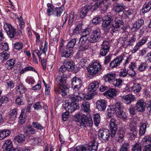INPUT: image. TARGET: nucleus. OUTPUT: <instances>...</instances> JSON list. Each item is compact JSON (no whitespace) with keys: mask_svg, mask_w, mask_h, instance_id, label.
I'll use <instances>...</instances> for the list:
<instances>
[{"mask_svg":"<svg viewBox=\"0 0 151 151\" xmlns=\"http://www.w3.org/2000/svg\"><path fill=\"white\" fill-rule=\"evenodd\" d=\"M102 20V19L100 17H96L94 18L92 20V23L93 24H97Z\"/></svg>","mask_w":151,"mask_h":151,"instance_id":"obj_64","label":"nucleus"},{"mask_svg":"<svg viewBox=\"0 0 151 151\" xmlns=\"http://www.w3.org/2000/svg\"><path fill=\"white\" fill-rule=\"evenodd\" d=\"M82 81L79 78L74 77L73 78L72 81V84L74 90L77 91L80 88L82 85Z\"/></svg>","mask_w":151,"mask_h":151,"instance_id":"obj_15","label":"nucleus"},{"mask_svg":"<svg viewBox=\"0 0 151 151\" xmlns=\"http://www.w3.org/2000/svg\"><path fill=\"white\" fill-rule=\"evenodd\" d=\"M81 107L85 112L89 113L90 111V105L88 102L87 101L83 102L81 105Z\"/></svg>","mask_w":151,"mask_h":151,"instance_id":"obj_33","label":"nucleus"},{"mask_svg":"<svg viewBox=\"0 0 151 151\" xmlns=\"http://www.w3.org/2000/svg\"><path fill=\"white\" fill-rule=\"evenodd\" d=\"M11 133L10 131L7 129L0 130V140H2L6 137L9 135Z\"/></svg>","mask_w":151,"mask_h":151,"instance_id":"obj_29","label":"nucleus"},{"mask_svg":"<svg viewBox=\"0 0 151 151\" xmlns=\"http://www.w3.org/2000/svg\"><path fill=\"white\" fill-rule=\"evenodd\" d=\"M136 39V38L134 37H132L131 39H129L124 42V46L126 47L128 45H132L135 42Z\"/></svg>","mask_w":151,"mask_h":151,"instance_id":"obj_44","label":"nucleus"},{"mask_svg":"<svg viewBox=\"0 0 151 151\" xmlns=\"http://www.w3.org/2000/svg\"><path fill=\"white\" fill-rule=\"evenodd\" d=\"M90 9V6H88V8L85 7L82 8L81 10L80 13V17L81 18L84 17L87 14L88 9Z\"/></svg>","mask_w":151,"mask_h":151,"instance_id":"obj_39","label":"nucleus"},{"mask_svg":"<svg viewBox=\"0 0 151 151\" xmlns=\"http://www.w3.org/2000/svg\"><path fill=\"white\" fill-rule=\"evenodd\" d=\"M100 30L97 28L94 30L92 34L88 37V40L90 43H95L98 41L101 37Z\"/></svg>","mask_w":151,"mask_h":151,"instance_id":"obj_6","label":"nucleus"},{"mask_svg":"<svg viewBox=\"0 0 151 151\" xmlns=\"http://www.w3.org/2000/svg\"><path fill=\"white\" fill-rule=\"evenodd\" d=\"M128 74L126 69H123L119 73V76L121 78H124L127 76Z\"/></svg>","mask_w":151,"mask_h":151,"instance_id":"obj_62","label":"nucleus"},{"mask_svg":"<svg viewBox=\"0 0 151 151\" xmlns=\"http://www.w3.org/2000/svg\"><path fill=\"white\" fill-rule=\"evenodd\" d=\"M123 60L122 56H118L112 60L110 64V67L113 68L119 66Z\"/></svg>","mask_w":151,"mask_h":151,"instance_id":"obj_18","label":"nucleus"},{"mask_svg":"<svg viewBox=\"0 0 151 151\" xmlns=\"http://www.w3.org/2000/svg\"><path fill=\"white\" fill-rule=\"evenodd\" d=\"M63 12V9L61 8H58L55 9L53 11V15L57 17L60 16Z\"/></svg>","mask_w":151,"mask_h":151,"instance_id":"obj_49","label":"nucleus"},{"mask_svg":"<svg viewBox=\"0 0 151 151\" xmlns=\"http://www.w3.org/2000/svg\"><path fill=\"white\" fill-rule=\"evenodd\" d=\"M100 116L99 114H96L94 116V124L96 126H98L100 122Z\"/></svg>","mask_w":151,"mask_h":151,"instance_id":"obj_50","label":"nucleus"},{"mask_svg":"<svg viewBox=\"0 0 151 151\" xmlns=\"http://www.w3.org/2000/svg\"><path fill=\"white\" fill-rule=\"evenodd\" d=\"M122 98L124 100L125 103L127 104L134 101L136 99L134 96L132 94H129L123 96Z\"/></svg>","mask_w":151,"mask_h":151,"instance_id":"obj_21","label":"nucleus"},{"mask_svg":"<svg viewBox=\"0 0 151 151\" xmlns=\"http://www.w3.org/2000/svg\"><path fill=\"white\" fill-rule=\"evenodd\" d=\"M146 106V103L143 100L141 99L138 101L135 105L136 110L138 111L142 112L145 110Z\"/></svg>","mask_w":151,"mask_h":151,"instance_id":"obj_17","label":"nucleus"},{"mask_svg":"<svg viewBox=\"0 0 151 151\" xmlns=\"http://www.w3.org/2000/svg\"><path fill=\"white\" fill-rule=\"evenodd\" d=\"M25 114L22 112L19 117V122L21 124H23L26 121V116Z\"/></svg>","mask_w":151,"mask_h":151,"instance_id":"obj_47","label":"nucleus"},{"mask_svg":"<svg viewBox=\"0 0 151 151\" xmlns=\"http://www.w3.org/2000/svg\"><path fill=\"white\" fill-rule=\"evenodd\" d=\"M87 149L83 146H79L76 147L73 151H86Z\"/></svg>","mask_w":151,"mask_h":151,"instance_id":"obj_61","label":"nucleus"},{"mask_svg":"<svg viewBox=\"0 0 151 151\" xmlns=\"http://www.w3.org/2000/svg\"><path fill=\"white\" fill-rule=\"evenodd\" d=\"M48 42L45 41V43L44 47L43 49H42V52H43V55L44 56L46 55V52L47 50Z\"/></svg>","mask_w":151,"mask_h":151,"instance_id":"obj_63","label":"nucleus"},{"mask_svg":"<svg viewBox=\"0 0 151 151\" xmlns=\"http://www.w3.org/2000/svg\"><path fill=\"white\" fill-rule=\"evenodd\" d=\"M130 147V145L128 143H123L121 147L120 151H128Z\"/></svg>","mask_w":151,"mask_h":151,"instance_id":"obj_51","label":"nucleus"},{"mask_svg":"<svg viewBox=\"0 0 151 151\" xmlns=\"http://www.w3.org/2000/svg\"><path fill=\"white\" fill-rule=\"evenodd\" d=\"M12 146V142L10 140H7L4 143L2 147L4 150L10 151Z\"/></svg>","mask_w":151,"mask_h":151,"instance_id":"obj_28","label":"nucleus"},{"mask_svg":"<svg viewBox=\"0 0 151 151\" xmlns=\"http://www.w3.org/2000/svg\"><path fill=\"white\" fill-rule=\"evenodd\" d=\"M47 6L48 7L47 12V14L49 16L53 14V11L55 10L54 6L51 4H48Z\"/></svg>","mask_w":151,"mask_h":151,"instance_id":"obj_43","label":"nucleus"},{"mask_svg":"<svg viewBox=\"0 0 151 151\" xmlns=\"http://www.w3.org/2000/svg\"><path fill=\"white\" fill-rule=\"evenodd\" d=\"M128 110L131 114L134 115L136 114L135 107L134 106L132 105H130Z\"/></svg>","mask_w":151,"mask_h":151,"instance_id":"obj_60","label":"nucleus"},{"mask_svg":"<svg viewBox=\"0 0 151 151\" xmlns=\"http://www.w3.org/2000/svg\"><path fill=\"white\" fill-rule=\"evenodd\" d=\"M113 20L112 17L110 15H107L105 17V19L102 22V29L106 32H109L111 27L110 26V23Z\"/></svg>","mask_w":151,"mask_h":151,"instance_id":"obj_7","label":"nucleus"},{"mask_svg":"<svg viewBox=\"0 0 151 151\" xmlns=\"http://www.w3.org/2000/svg\"><path fill=\"white\" fill-rule=\"evenodd\" d=\"M102 6H104V5L102 2H97L94 5L91 6L90 9L91 11H94L98 8H102Z\"/></svg>","mask_w":151,"mask_h":151,"instance_id":"obj_36","label":"nucleus"},{"mask_svg":"<svg viewBox=\"0 0 151 151\" xmlns=\"http://www.w3.org/2000/svg\"><path fill=\"white\" fill-rule=\"evenodd\" d=\"M151 8V1H150L147 4H145L142 9L143 13H146L150 11Z\"/></svg>","mask_w":151,"mask_h":151,"instance_id":"obj_40","label":"nucleus"},{"mask_svg":"<svg viewBox=\"0 0 151 151\" xmlns=\"http://www.w3.org/2000/svg\"><path fill=\"white\" fill-rule=\"evenodd\" d=\"M9 56V55L7 51H4L0 53V58L3 61H4L7 60Z\"/></svg>","mask_w":151,"mask_h":151,"instance_id":"obj_42","label":"nucleus"},{"mask_svg":"<svg viewBox=\"0 0 151 151\" xmlns=\"http://www.w3.org/2000/svg\"><path fill=\"white\" fill-rule=\"evenodd\" d=\"M26 90L22 84H20L17 87V91L18 93L22 94L25 92Z\"/></svg>","mask_w":151,"mask_h":151,"instance_id":"obj_41","label":"nucleus"},{"mask_svg":"<svg viewBox=\"0 0 151 151\" xmlns=\"http://www.w3.org/2000/svg\"><path fill=\"white\" fill-rule=\"evenodd\" d=\"M110 47V43L109 42L104 41L102 43L101 48L100 50V55L102 56L106 55L109 51Z\"/></svg>","mask_w":151,"mask_h":151,"instance_id":"obj_12","label":"nucleus"},{"mask_svg":"<svg viewBox=\"0 0 151 151\" xmlns=\"http://www.w3.org/2000/svg\"><path fill=\"white\" fill-rule=\"evenodd\" d=\"M147 65L145 63H143L139 66L138 69L141 71H143L145 70Z\"/></svg>","mask_w":151,"mask_h":151,"instance_id":"obj_58","label":"nucleus"},{"mask_svg":"<svg viewBox=\"0 0 151 151\" xmlns=\"http://www.w3.org/2000/svg\"><path fill=\"white\" fill-rule=\"evenodd\" d=\"M109 126L111 129L110 131L107 129L100 130L98 133L99 139L103 142H106L109 140L110 136L113 137L115 136L117 125L116 120L113 118L111 119L109 122Z\"/></svg>","mask_w":151,"mask_h":151,"instance_id":"obj_1","label":"nucleus"},{"mask_svg":"<svg viewBox=\"0 0 151 151\" xmlns=\"http://www.w3.org/2000/svg\"><path fill=\"white\" fill-rule=\"evenodd\" d=\"M60 52L62 57L68 58L73 55L74 51L73 48H70L66 47L65 49L63 50Z\"/></svg>","mask_w":151,"mask_h":151,"instance_id":"obj_16","label":"nucleus"},{"mask_svg":"<svg viewBox=\"0 0 151 151\" xmlns=\"http://www.w3.org/2000/svg\"><path fill=\"white\" fill-rule=\"evenodd\" d=\"M35 132V130L31 126H29L24 129V134L26 136L34 134Z\"/></svg>","mask_w":151,"mask_h":151,"instance_id":"obj_27","label":"nucleus"},{"mask_svg":"<svg viewBox=\"0 0 151 151\" xmlns=\"http://www.w3.org/2000/svg\"><path fill=\"white\" fill-rule=\"evenodd\" d=\"M96 93L88 90V91L86 95L80 91L74 92L73 94L70 96L72 100L78 102L83 99L84 100H89Z\"/></svg>","mask_w":151,"mask_h":151,"instance_id":"obj_2","label":"nucleus"},{"mask_svg":"<svg viewBox=\"0 0 151 151\" xmlns=\"http://www.w3.org/2000/svg\"><path fill=\"white\" fill-rule=\"evenodd\" d=\"M131 90L134 93H139L141 90V85L139 84H134L131 87Z\"/></svg>","mask_w":151,"mask_h":151,"instance_id":"obj_37","label":"nucleus"},{"mask_svg":"<svg viewBox=\"0 0 151 151\" xmlns=\"http://www.w3.org/2000/svg\"><path fill=\"white\" fill-rule=\"evenodd\" d=\"M14 46L15 49L20 50L22 48L23 45L22 43L17 42L14 44Z\"/></svg>","mask_w":151,"mask_h":151,"instance_id":"obj_57","label":"nucleus"},{"mask_svg":"<svg viewBox=\"0 0 151 151\" xmlns=\"http://www.w3.org/2000/svg\"><path fill=\"white\" fill-rule=\"evenodd\" d=\"M28 70H32L35 72V69L32 67L29 66L26 67L23 69L20 72L21 73H23L24 72Z\"/></svg>","mask_w":151,"mask_h":151,"instance_id":"obj_56","label":"nucleus"},{"mask_svg":"<svg viewBox=\"0 0 151 151\" xmlns=\"http://www.w3.org/2000/svg\"><path fill=\"white\" fill-rule=\"evenodd\" d=\"M125 6L121 4H116L113 9V10L116 14L119 13L124 10Z\"/></svg>","mask_w":151,"mask_h":151,"instance_id":"obj_25","label":"nucleus"},{"mask_svg":"<svg viewBox=\"0 0 151 151\" xmlns=\"http://www.w3.org/2000/svg\"><path fill=\"white\" fill-rule=\"evenodd\" d=\"M105 94L111 98H112L116 96V91L115 89L111 88L105 93Z\"/></svg>","mask_w":151,"mask_h":151,"instance_id":"obj_34","label":"nucleus"},{"mask_svg":"<svg viewBox=\"0 0 151 151\" xmlns=\"http://www.w3.org/2000/svg\"><path fill=\"white\" fill-rule=\"evenodd\" d=\"M87 37H81L79 39L80 46H78V48L81 51H84L87 49L89 47V45L87 42L88 40Z\"/></svg>","mask_w":151,"mask_h":151,"instance_id":"obj_14","label":"nucleus"},{"mask_svg":"<svg viewBox=\"0 0 151 151\" xmlns=\"http://www.w3.org/2000/svg\"><path fill=\"white\" fill-rule=\"evenodd\" d=\"M96 108L99 111H104L106 107V102L104 100H99L96 102Z\"/></svg>","mask_w":151,"mask_h":151,"instance_id":"obj_19","label":"nucleus"},{"mask_svg":"<svg viewBox=\"0 0 151 151\" xmlns=\"http://www.w3.org/2000/svg\"><path fill=\"white\" fill-rule=\"evenodd\" d=\"M144 23V21L142 19H138L136 22L133 24L132 28L136 29H139L143 25Z\"/></svg>","mask_w":151,"mask_h":151,"instance_id":"obj_31","label":"nucleus"},{"mask_svg":"<svg viewBox=\"0 0 151 151\" xmlns=\"http://www.w3.org/2000/svg\"><path fill=\"white\" fill-rule=\"evenodd\" d=\"M98 144L95 142H91L89 145L88 150L87 151H97Z\"/></svg>","mask_w":151,"mask_h":151,"instance_id":"obj_35","label":"nucleus"},{"mask_svg":"<svg viewBox=\"0 0 151 151\" xmlns=\"http://www.w3.org/2000/svg\"><path fill=\"white\" fill-rule=\"evenodd\" d=\"M115 74L111 73L107 74L105 76V79L106 81L110 82L114 80L115 77Z\"/></svg>","mask_w":151,"mask_h":151,"instance_id":"obj_38","label":"nucleus"},{"mask_svg":"<svg viewBox=\"0 0 151 151\" xmlns=\"http://www.w3.org/2000/svg\"><path fill=\"white\" fill-rule=\"evenodd\" d=\"M55 91L57 94H61L62 96L66 97L69 94V89L65 85L61 86L55 89Z\"/></svg>","mask_w":151,"mask_h":151,"instance_id":"obj_11","label":"nucleus"},{"mask_svg":"<svg viewBox=\"0 0 151 151\" xmlns=\"http://www.w3.org/2000/svg\"><path fill=\"white\" fill-rule=\"evenodd\" d=\"M63 63L69 71L72 70L75 68V65L73 61L65 60L63 61Z\"/></svg>","mask_w":151,"mask_h":151,"instance_id":"obj_22","label":"nucleus"},{"mask_svg":"<svg viewBox=\"0 0 151 151\" xmlns=\"http://www.w3.org/2000/svg\"><path fill=\"white\" fill-rule=\"evenodd\" d=\"M125 129L124 128H122L118 130L117 135L115 138L116 140L119 142H122V139L124 137Z\"/></svg>","mask_w":151,"mask_h":151,"instance_id":"obj_20","label":"nucleus"},{"mask_svg":"<svg viewBox=\"0 0 151 151\" xmlns=\"http://www.w3.org/2000/svg\"><path fill=\"white\" fill-rule=\"evenodd\" d=\"M33 127L36 128L38 130H41L43 127L37 122H34L32 123Z\"/></svg>","mask_w":151,"mask_h":151,"instance_id":"obj_53","label":"nucleus"},{"mask_svg":"<svg viewBox=\"0 0 151 151\" xmlns=\"http://www.w3.org/2000/svg\"><path fill=\"white\" fill-rule=\"evenodd\" d=\"M85 114H83L81 115V122L80 123V126L84 127H86V126H91L93 124V122L91 117L88 116Z\"/></svg>","mask_w":151,"mask_h":151,"instance_id":"obj_9","label":"nucleus"},{"mask_svg":"<svg viewBox=\"0 0 151 151\" xmlns=\"http://www.w3.org/2000/svg\"><path fill=\"white\" fill-rule=\"evenodd\" d=\"M25 139V136L20 134L15 136L14 138V142L15 143H21L24 142Z\"/></svg>","mask_w":151,"mask_h":151,"instance_id":"obj_30","label":"nucleus"},{"mask_svg":"<svg viewBox=\"0 0 151 151\" xmlns=\"http://www.w3.org/2000/svg\"><path fill=\"white\" fill-rule=\"evenodd\" d=\"M114 108L113 106H110L109 108L108 109L107 114L109 118L111 117L113 115V113H114Z\"/></svg>","mask_w":151,"mask_h":151,"instance_id":"obj_54","label":"nucleus"},{"mask_svg":"<svg viewBox=\"0 0 151 151\" xmlns=\"http://www.w3.org/2000/svg\"><path fill=\"white\" fill-rule=\"evenodd\" d=\"M66 78L60 74L58 75L56 78V81L59 85V86H61L64 85L65 83Z\"/></svg>","mask_w":151,"mask_h":151,"instance_id":"obj_26","label":"nucleus"},{"mask_svg":"<svg viewBox=\"0 0 151 151\" xmlns=\"http://www.w3.org/2000/svg\"><path fill=\"white\" fill-rule=\"evenodd\" d=\"M141 145L139 143H137L134 145L132 148V151H141Z\"/></svg>","mask_w":151,"mask_h":151,"instance_id":"obj_48","label":"nucleus"},{"mask_svg":"<svg viewBox=\"0 0 151 151\" xmlns=\"http://www.w3.org/2000/svg\"><path fill=\"white\" fill-rule=\"evenodd\" d=\"M121 104L119 102H117L113 106L114 110L117 116L121 119H124L127 117L126 113L122 110V108Z\"/></svg>","mask_w":151,"mask_h":151,"instance_id":"obj_5","label":"nucleus"},{"mask_svg":"<svg viewBox=\"0 0 151 151\" xmlns=\"http://www.w3.org/2000/svg\"><path fill=\"white\" fill-rule=\"evenodd\" d=\"M101 70V65L100 63L96 62L93 63L89 65L88 71L89 74L91 75H94L97 74Z\"/></svg>","mask_w":151,"mask_h":151,"instance_id":"obj_3","label":"nucleus"},{"mask_svg":"<svg viewBox=\"0 0 151 151\" xmlns=\"http://www.w3.org/2000/svg\"><path fill=\"white\" fill-rule=\"evenodd\" d=\"M70 99L73 101L71 103L70 102L66 103L64 107L66 110L68 111L69 112H72L73 111L77 109L78 106L75 102V101H76L72 100L70 98Z\"/></svg>","mask_w":151,"mask_h":151,"instance_id":"obj_13","label":"nucleus"},{"mask_svg":"<svg viewBox=\"0 0 151 151\" xmlns=\"http://www.w3.org/2000/svg\"><path fill=\"white\" fill-rule=\"evenodd\" d=\"M142 145L145 147L149 146L151 147V137L148 135L145 136L142 139Z\"/></svg>","mask_w":151,"mask_h":151,"instance_id":"obj_23","label":"nucleus"},{"mask_svg":"<svg viewBox=\"0 0 151 151\" xmlns=\"http://www.w3.org/2000/svg\"><path fill=\"white\" fill-rule=\"evenodd\" d=\"M147 124L145 123H143L140 127L139 133L140 136L144 135L146 131Z\"/></svg>","mask_w":151,"mask_h":151,"instance_id":"obj_46","label":"nucleus"},{"mask_svg":"<svg viewBox=\"0 0 151 151\" xmlns=\"http://www.w3.org/2000/svg\"><path fill=\"white\" fill-rule=\"evenodd\" d=\"M82 24L79 23L78 24L75 28L73 32V35H77L79 34L81 31Z\"/></svg>","mask_w":151,"mask_h":151,"instance_id":"obj_45","label":"nucleus"},{"mask_svg":"<svg viewBox=\"0 0 151 151\" xmlns=\"http://www.w3.org/2000/svg\"><path fill=\"white\" fill-rule=\"evenodd\" d=\"M16 103L18 105L23 104L24 101L23 97L18 96L16 99Z\"/></svg>","mask_w":151,"mask_h":151,"instance_id":"obj_59","label":"nucleus"},{"mask_svg":"<svg viewBox=\"0 0 151 151\" xmlns=\"http://www.w3.org/2000/svg\"><path fill=\"white\" fill-rule=\"evenodd\" d=\"M122 80L120 79H118L114 81L112 84L115 86H118L120 85L122 83Z\"/></svg>","mask_w":151,"mask_h":151,"instance_id":"obj_55","label":"nucleus"},{"mask_svg":"<svg viewBox=\"0 0 151 151\" xmlns=\"http://www.w3.org/2000/svg\"><path fill=\"white\" fill-rule=\"evenodd\" d=\"M99 87V84L98 82L94 81L91 83L88 86V90L97 93L96 89Z\"/></svg>","mask_w":151,"mask_h":151,"instance_id":"obj_24","label":"nucleus"},{"mask_svg":"<svg viewBox=\"0 0 151 151\" xmlns=\"http://www.w3.org/2000/svg\"><path fill=\"white\" fill-rule=\"evenodd\" d=\"M114 23L112 25L111 29L113 32L119 31L123 27L124 22L120 17H115L113 20Z\"/></svg>","mask_w":151,"mask_h":151,"instance_id":"obj_4","label":"nucleus"},{"mask_svg":"<svg viewBox=\"0 0 151 151\" xmlns=\"http://www.w3.org/2000/svg\"><path fill=\"white\" fill-rule=\"evenodd\" d=\"M127 134L132 138L134 137L137 133V127L133 124H130L126 130Z\"/></svg>","mask_w":151,"mask_h":151,"instance_id":"obj_10","label":"nucleus"},{"mask_svg":"<svg viewBox=\"0 0 151 151\" xmlns=\"http://www.w3.org/2000/svg\"><path fill=\"white\" fill-rule=\"evenodd\" d=\"M76 38L72 39L68 44L67 45V47L70 48H73L76 42Z\"/></svg>","mask_w":151,"mask_h":151,"instance_id":"obj_52","label":"nucleus"},{"mask_svg":"<svg viewBox=\"0 0 151 151\" xmlns=\"http://www.w3.org/2000/svg\"><path fill=\"white\" fill-rule=\"evenodd\" d=\"M4 28L9 37L13 38L15 36L16 30L10 24L6 23L4 25Z\"/></svg>","mask_w":151,"mask_h":151,"instance_id":"obj_8","label":"nucleus"},{"mask_svg":"<svg viewBox=\"0 0 151 151\" xmlns=\"http://www.w3.org/2000/svg\"><path fill=\"white\" fill-rule=\"evenodd\" d=\"M15 64V60L14 59H10L6 62L5 65L6 67L9 70L12 68Z\"/></svg>","mask_w":151,"mask_h":151,"instance_id":"obj_32","label":"nucleus"}]
</instances>
